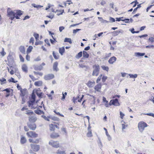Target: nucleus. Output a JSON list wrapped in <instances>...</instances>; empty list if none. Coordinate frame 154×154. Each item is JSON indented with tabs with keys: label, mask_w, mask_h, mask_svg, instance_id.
<instances>
[{
	"label": "nucleus",
	"mask_w": 154,
	"mask_h": 154,
	"mask_svg": "<svg viewBox=\"0 0 154 154\" xmlns=\"http://www.w3.org/2000/svg\"><path fill=\"white\" fill-rule=\"evenodd\" d=\"M20 91V96L22 97H24L27 91V89L26 88L22 89Z\"/></svg>",
	"instance_id": "nucleus-16"
},
{
	"label": "nucleus",
	"mask_w": 154,
	"mask_h": 154,
	"mask_svg": "<svg viewBox=\"0 0 154 154\" xmlns=\"http://www.w3.org/2000/svg\"><path fill=\"white\" fill-rule=\"evenodd\" d=\"M93 68H94V69L92 75L97 76L99 74L100 71V66L98 65H95L93 66Z\"/></svg>",
	"instance_id": "nucleus-3"
},
{
	"label": "nucleus",
	"mask_w": 154,
	"mask_h": 154,
	"mask_svg": "<svg viewBox=\"0 0 154 154\" xmlns=\"http://www.w3.org/2000/svg\"><path fill=\"white\" fill-rule=\"evenodd\" d=\"M128 75L129 76L130 78H132L135 79L136 78L137 76V74H128Z\"/></svg>",
	"instance_id": "nucleus-37"
},
{
	"label": "nucleus",
	"mask_w": 154,
	"mask_h": 154,
	"mask_svg": "<svg viewBox=\"0 0 154 154\" xmlns=\"http://www.w3.org/2000/svg\"><path fill=\"white\" fill-rule=\"evenodd\" d=\"M101 87L102 85L101 83H100L95 86L94 89L97 91H100V90L101 88Z\"/></svg>",
	"instance_id": "nucleus-14"
},
{
	"label": "nucleus",
	"mask_w": 154,
	"mask_h": 154,
	"mask_svg": "<svg viewBox=\"0 0 154 154\" xmlns=\"http://www.w3.org/2000/svg\"><path fill=\"white\" fill-rule=\"evenodd\" d=\"M12 90L13 91V89H11L10 88H7L6 89H4L3 90H2L1 91H5L7 92V93H10L11 92V91Z\"/></svg>",
	"instance_id": "nucleus-40"
},
{
	"label": "nucleus",
	"mask_w": 154,
	"mask_h": 154,
	"mask_svg": "<svg viewBox=\"0 0 154 154\" xmlns=\"http://www.w3.org/2000/svg\"><path fill=\"white\" fill-rule=\"evenodd\" d=\"M9 63H12L13 62V60L12 56L10 55H9L7 57Z\"/></svg>",
	"instance_id": "nucleus-21"
},
{
	"label": "nucleus",
	"mask_w": 154,
	"mask_h": 154,
	"mask_svg": "<svg viewBox=\"0 0 154 154\" xmlns=\"http://www.w3.org/2000/svg\"><path fill=\"white\" fill-rule=\"evenodd\" d=\"M43 43V42L42 41H36L35 43V45H41Z\"/></svg>",
	"instance_id": "nucleus-50"
},
{
	"label": "nucleus",
	"mask_w": 154,
	"mask_h": 154,
	"mask_svg": "<svg viewBox=\"0 0 154 154\" xmlns=\"http://www.w3.org/2000/svg\"><path fill=\"white\" fill-rule=\"evenodd\" d=\"M35 100H30L29 101H28L27 103L28 104V106L29 107L33 106L35 102Z\"/></svg>",
	"instance_id": "nucleus-19"
},
{
	"label": "nucleus",
	"mask_w": 154,
	"mask_h": 154,
	"mask_svg": "<svg viewBox=\"0 0 154 154\" xmlns=\"http://www.w3.org/2000/svg\"><path fill=\"white\" fill-rule=\"evenodd\" d=\"M26 139L25 137L22 136L20 139V142L22 144H23L26 143Z\"/></svg>",
	"instance_id": "nucleus-30"
},
{
	"label": "nucleus",
	"mask_w": 154,
	"mask_h": 154,
	"mask_svg": "<svg viewBox=\"0 0 154 154\" xmlns=\"http://www.w3.org/2000/svg\"><path fill=\"white\" fill-rule=\"evenodd\" d=\"M26 134L29 137H36L38 136V134L36 133L35 132L32 131L27 132L26 133Z\"/></svg>",
	"instance_id": "nucleus-7"
},
{
	"label": "nucleus",
	"mask_w": 154,
	"mask_h": 154,
	"mask_svg": "<svg viewBox=\"0 0 154 154\" xmlns=\"http://www.w3.org/2000/svg\"><path fill=\"white\" fill-rule=\"evenodd\" d=\"M107 79L106 76H103L102 78V80L103 82H104Z\"/></svg>",
	"instance_id": "nucleus-53"
},
{
	"label": "nucleus",
	"mask_w": 154,
	"mask_h": 154,
	"mask_svg": "<svg viewBox=\"0 0 154 154\" xmlns=\"http://www.w3.org/2000/svg\"><path fill=\"white\" fill-rule=\"evenodd\" d=\"M45 42L48 45V46H50V44L49 42V40L48 39H46L45 40Z\"/></svg>",
	"instance_id": "nucleus-63"
},
{
	"label": "nucleus",
	"mask_w": 154,
	"mask_h": 154,
	"mask_svg": "<svg viewBox=\"0 0 154 154\" xmlns=\"http://www.w3.org/2000/svg\"><path fill=\"white\" fill-rule=\"evenodd\" d=\"M50 130L51 131H54L55 129L54 125L53 124H51L49 125Z\"/></svg>",
	"instance_id": "nucleus-36"
},
{
	"label": "nucleus",
	"mask_w": 154,
	"mask_h": 154,
	"mask_svg": "<svg viewBox=\"0 0 154 154\" xmlns=\"http://www.w3.org/2000/svg\"><path fill=\"white\" fill-rule=\"evenodd\" d=\"M109 20L111 22H113L115 21V19L111 17H110L109 18Z\"/></svg>",
	"instance_id": "nucleus-60"
},
{
	"label": "nucleus",
	"mask_w": 154,
	"mask_h": 154,
	"mask_svg": "<svg viewBox=\"0 0 154 154\" xmlns=\"http://www.w3.org/2000/svg\"><path fill=\"white\" fill-rule=\"evenodd\" d=\"M41 117L42 118H43L45 120L48 121H49L50 120L48 119V118H50V117L49 116H47V117L45 116L44 115H42L41 116Z\"/></svg>",
	"instance_id": "nucleus-43"
},
{
	"label": "nucleus",
	"mask_w": 154,
	"mask_h": 154,
	"mask_svg": "<svg viewBox=\"0 0 154 154\" xmlns=\"http://www.w3.org/2000/svg\"><path fill=\"white\" fill-rule=\"evenodd\" d=\"M27 125L29 129L32 130H35L36 127V124L33 123L27 122Z\"/></svg>",
	"instance_id": "nucleus-6"
},
{
	"label": "nucleus",
	"mask_w": 154,
	"mask_h": 154,
	"mask_svg": "<svg viewBox=\"0 0 154 154\" xmlns=\"http://www.w3.org/2000/svg\"><path fill=\"white\" fill-rule=\"evenodd\" d=\"M81 30V29H74L73 30V33L75 34H76L78 32L80 31Z\"/></svg>",
	"instance_id": "nucleus-51"
},
{
	"label": "nucleus",
	"mask_w": 154,
	"mask_h": 154,
	"mask_svg": "<svg viewBox=\"0 0 154 154\" xmlns=\"http://www.w3.org/2000/svg\"><path fill=\"white\" fill-rule=\"evenodd\" d=\"M33 73H34L36 75H40L41 76H42L43 75V73L41 72L34 71Z\"/></svg>",
	"instance_id": "nucleus-45"
},
{
	"label": "nucleus",
	"mask_w": 154,
	"mask_h": 154,
	"mask_svg": "<svg viewBox=\"0 0 154 154\" xmlns=\"http://www.w3.org/2000/svg\"><path fill=\"white\" fill-rule=\"evenodd\" d=\"M82 55V52L81 51L78 53V54L76 55L75 57L77 59H79L81 57Z\"/></svg>",
	"instance_id": "nucleus-33"
},
{
	"label": "nucleus",
	"mask_w": 154,
	"mask_h": 154,
	"mask_svg": "<svg viewBox=\"0 0 154 154\" xmlns=\"http://www.w3.org/2000/svg\"><path fill=\"white\" fill-rule=\"evenodd\" d=\"M22 69L23 72L26 73L27 72V67L25 64H24L22 65Z\"/></svg>",
	"instance_id": "nucleus-22"
},
{
	"label": "nucleus",
	"mask_w": 154,
	"mask_h": 154,
	"mask_svg": "<svg viewBox=\"0 0 154 154\" xmlns=\"http://www.w3.org/2000/svg\"><path fill=\"white\" fill-rule=\"evenodd\" d=\"M33 36L35 37V39L36 41H37L39 37V35L37 33L35 32H34Z\"/></svg>",
	"instance_id": "nucleus-42"
},
{
	"label": "nucleus",
	"mask_w": 154,
	"mask_h": 154,
	"mask_svg": "<svg viewBox=\"0 0 154 154\" xmlns=\"http://www.w3.org/2000/svg\"><path fill=\"white\" fill-rule=\"evenodd\" d=\"M51 119L55 121H59V119L57 117H55V116H53V117H51Z\"/></svg>",
	"instance_id": "nucleus-46"
},
{
	"label": "nucleus",
	"mask_w": 154,
	"mask_h": 154,
	"mask_svg": "<svg viewBox=\"0 0 154 154\" xmlns=\"http://www.w3.org/2000/svg\"><path fill=\"white\" fill-rule=\"evenodd\" d=\"M19 49L21 52L23 54H25V50L24 46H21L20 47Z\"/></svg>",
	"instance_id": "nucleus-23"
},
{
	"label": "nucleus",
	"mask_w": 154,
	"mask_h": 154,
	"mask_svg": "<svg viewBox=\"0 0 154 154\" xmlns=\"http://www.w3.org/2000/svg\"><path fill=\"white\" fill-rule=\"evenodd\" d=\"M59 136V135L57 133H54L52 134L50 137L51 138L54 139L57 138Z\"/></svg>",
	"instance_id": "nucleus-20"
},
{
	"label": "nucleus",
	"mask_w": 154,
	"mask_h": 154,
	"mask_svg": "<svg viewBox=\"0 0 154 154\" xmlns=\"http://www.w3.org/2000/svg\"><path fill=\"white\" fill-rule=\"evenodd\" d=\"M143 114L144 115H146L149 116H151L152 117H154V113H144Z\"/></svg>",
	"instance_id": "nucleus-49"
},
{
	"label": "nucleus",
	"mask_w": 154,
	"mask_h": 154,
	"mask_svg": "<svg viewBox=\"0 0 154 154\" xmlns=\"http://www.w3.org/2000/svg\"><path fill=\"white\" fill-rule=\"evenodd\" d=\"M19 57L20 61L22 62H24V59L21 54L19 55Z\"/></svg>",
	"instance_id": "nucleus-56"
},
{
	"label": "nucleus",
	"mask_w": 154,
	"mask_h": 154,
	"mask_svg": "<svg viewBox=\"0 0 154 154\" xmlns=\"http://www.w3.org/2000/svg\"><path fill=\"white\" fill-rule=\"evenodd\" d=\"M37 118L34 116H32L29 117V120L30 122H35L37 120Z\"/></svg>",
	"instance_id": "nucleus-15"
},
{
	"label": "nucleus",
	"mask_w": 154,
	"mask_h": 154,
	"mask_svg": "<svg viewBox=\"0 0 154 154\" xmlns=\"http://www.w3.org/2000/svg\"><path fill=\"white\" fill-rule=\"evenodd\" d=\"M87 136L88 137H91L92 136V134L91 130L88 131V132L87 133Z\"/></svg>",
	"instance_id": "nucleus-47"
},
{
	"label": "nucleus",
	"mask_w": 154,
	"mask_h": 154,
	"mask_svg": "<svg viewBox=\"0 0 154 154\" xmlns=\"http://www.w3.org/2000/svg\"><path fill=\"white\" fill-rule=\"evenodd\" d=\"M102 69L108 72L109 70V68L107 66H101Z\"/></svg>",
	"instance_id": "nucleus-41"
},
{
	"label": "nucleus",
	"mask_w": 154,
	"mask_h": 154,
	"mask_svg": "<svg viewBox=\"0 0 154 154\" xmlns=\"http://www.w3.org/2000/svg\"><path fill=\"white\" fill-rule=\"evenodd\" d=\"M141 4H140L137 5V7L134 9L132 13V14H134L136 13L137 9L141 7Z\"/></svg>",
	"instance_id": "nucleus-24"
},
{
	"label": "nucleus",
	"mask_w": 154,
	"mask_h": 154,
	"mask_svg": "<svg viewBox=\"0 0 154 154\" xmlns=\"http://www.w3.org/2000/svg\"><path fill=\"white\" fill-rule=\"evenodd\" d=\"M49 144L50 145L55 148H57L59 146V143H57L56 142L53 141V140L50 141Z\"/></svg>",
	"instance_id": "nucleus-10"
},
{
	"label": "nucleus",
	"mask_w": 154,
	"mask_h": 154,
	"mask_svg": "<svg viewBox=\"0 0 154 154\" xmlns=\"http://www.w3.org/2000/svg\"><path fill=\"white\" fill-rule=\"evenodd\" d=\"M32 6L34 8H42L43 7V6H42L40 5H36L35 4H32Z\"/></svg>",
	"instance_id": "nucleus-38"
},
{
	"label": "nucleus",
	"mask_w": 154,
	"mask_h": 154,
	"mask_svg": "<svg viewBox=\"0 0 154 154\" xmlns=\"http://www.w3.org/2000/svg\"><path fill=\"white\" fill-rule=\"evenodd\" d=\"M109 105L110 106L113 105L116 106H119L120 104L119 102L118 99L116 98L111 100L109 103Z\"/></svg>",
	"instance_id": "nucleus-5"
},
{
	"label": "nucleus",
	"mask_w": 154,
	"mask_h": 154,
	"mask_svg": "<svg viewBox=\"0 0 154 154\" xmlns=\"http://www.w3.org/2000/svg\"><path fill=\"white\" fill-rule=\"evenodd\" d=\"M14 79L13 78L11 77L10 79L8 80V81L9 82H12L13 83L14 81Z\"/></svg>",
	"instance_id": "nucleus-64"
},
{
	"label": "nucleus",
	"mask_w": 154,
	"mask_h": 154,
	"mask_svg": "<svg viewBox=\"0 0 154 154\" xmlns=\"http://www.w3.org/2000/svg\"><path fill=\"white\" fill-rule=\"evenodd\" d=\"M95 84L94 81L91 82L89 80L88 82L86 83V85L89 88H91L93 87Z\"/></svg>",
	"instance_id": "nucleus-13"
},
{
	"label": "nucleus",
	"mask_w": 154,
	"mask_h": 154,
	"mask_svg": "<svg viewBox=\"0 0 154 154\" xmlns=\"http://www.w3.org/2000/svg\"><path fill=\"white\" fill-rule=\"evenodd\" d=\"M34 38L33 37H32L30 38V40L29 41V42L30 43H32V44H34Z\"/></svg>",
	"instance_id": "nucleus-54"
},
{
	"label": "nucleus",
	"mask_w": 154,
	"mask_h": 154,
	"mask_svg": "<svg viewBox=\"0 0 154 154\" xmlns=\"http://www.w3.org/2000/svg\"><path fill=\"white\" fill-rule=\"evenodd\" d=\"M53 55L54 58L56 60L58 59L59 58V56L57 53L55 54L54 51L53 52Z\"/></svg>",
	"instance_id": "nucleus-31"
},
{
	"label": "nucleus",
	"mask_w": 154,
	"mask_h": 154,
	"mask_svg": "<svg viewBox=\"0 0 154 154\" xmlns=\"http://www.w3.org/2000/svg\"><path fill=\"white\" fill-rule=\"evenodd\" d=\"M111 54V53H109L108 54H106V55H105V57L104 58V59L105 60L106 59L108 58V57H110Z\"/></svg>",
	"instance_id": "nucleus-52"
},
{
	"label": "nucleus",
	"mask_w": 154,
	"mask_h": 154,
	"mask_svg": "<svg viewBox=\"0 0 154 154\" xmlns=\"http://www.w3.org/2000/svg\"><path fill=\"white\" fill-rule=\"evenodd\" d=\"M54 112L58 115H59L62 117H64V116L63 115L60 114L59 112H57L55 110L54 111Z\"/></svg>",
	"instance_id": "nucleus-55"
},
{
	"label": "nucleus",
	"mask_w": 154,
	"mask_h": 154,
	"mask_svg": "<svg viewBox=\"0 0 154 154\" xmlns=\"http://www.w3.org/2000/svg\"><path fill=\"white\" fill-rule=\"evenodd\" d=\"M67 94V93L66 92H65L64 94L63 92V96L61 98L62 100H63L65 99V97Z\"/></svg>",
	"instance_id": "nucleus-48"
},
{
	"label": "nucleus",
	"mask_w": 154,
	"mask_h": 154,
	"mask_svg": "<svg viewBox=\"0 0 154 154\" xmlns=\"http://www.w3.org/2000/svg\"><path fill=\"white\" fill-rule=\"evenodd\" d=\"M30 146L34 152H37L40 149V146L39 145L31 144Z\"/></svg>",
	"instance_id": "nucleus-8"
},
{
	"label": "nucleus",
	"mask_w": 154,
	"mask_h": 154,
	"mask_svg": "<svg viewBox=\"0 0 154 154\" xmlns=\"http://www.w3.org/2000/svg\"><path fill=\"white\" fill-rule=\"evenodd\" d=\"M120 115L121 118L123 119L124 116H125V114L123 113L121 111H120Z\"/></svg>",
	"instance_id": "nucleus-59"
},
{
	"label": "nucleus",
	"mask_w": 154,
	"mask_h": 154,
	"mask_svg": "<svg viewBox=\"0 0 154 154\" xmlns=\"http://www.w3.org/2000/svg\"><path fill=\"white\" fill-rule=\"evenodd\" d=\"M83 57L85 58H88L89 57V54L85 51H83L82 52Z\"/></svg>",
	"instance_id": "nucleus-28"
},
{
	"label": "nucleus",
	"mask_w": 154,
	"mask_h": 154,
	"mask_svg": "<svg viewBox=\"0 0 154 154\" xmlns=\"http://www.w3.org/2000/svg\"><path fill=\"white\" fill-rule=\"evenodd\" d=\"M34 112L38 115H40L41 114H45L44 112L43 111L38 109H38L34 110Z\"/></svg>",
	"instance_id": "nucleus-18"
},
{
	"label": "nucleus",
	"mask_w": 154,
	"mask_h": 154,
	"mask_svg": "<svg viewBox=\"0 0 154 154\" xmlns=\"http://www.w3.org/2000/svg\"><path fill=\"white\" fill-rule=\"evenodd\" d=\"M58 63L57 62H55L53 64V69L54 71H55L56 72L59 70V69L57 68V66Z\"/></svg>",
	"instance_id": "nucleus-17"
},
{
	"label": "nucleus",
	"mask_w": 154,
	"mask_h": 154,
	"mask_svg": "<svg viewBox=\"0 0 154 154\" xmlns=\"http://www.w3.org/2000/svg\"><path fill=\"white\" fill-rule=\"evenodd\" d=\"M23 11L20 10H16L14 11L11 10L10 8H8L7 11V16L12 21L15 18L17 19H20V17L23 15Z\"/></svg>",
	"instance_id": "nucleus-1"
},
{
	"label": "nucleus",
	"mask_w": 154,
	"mask_h": 154,
	"mask_svg": "<svg viewBox=\"0 0 154 154\" xmlns=\"http://www.w3.org/2000/svg\"><path fill=\"white\" fill-rule=\"evenodd\" d=\"M117 60V58L115 56H113L110 58L108 60V62L110 64H113Z\"/></svg>",
	"instance_id": "nucleus-11"
},
{
	"label": "nucleus",
	"mask_w": 154,
	"mask_h": 154,
	"mask_svg": "<svg viewBox=\"0 0 154 154\" xmlns=\"http://www.w3.org/2000/svg\"><path fill=\"white\" fill-rule=\"evenodd\" d=\"M145 54V53H144L136 52L135 53V56L137 57L143 56Z\"/></svg>",
	"instance_id": "nucleus-29"
},
{
	"label": "nucleus",
	"mask_w": 154,
	"mask_h": 154,
	"mask_svg": "<svg viewBox=\"0 0 154 154\" xmlns=\"http://www.w3.org/2000/svg\"><path fill=\"white\" fill-rule=\"evenodd\" d=\"M147 125L146 123L143 122H139L138 125V127L140 131L142 132L144 129L145 127H147Z\"/></svg>",
	"instance_id": "nucleus-2"
},
{
	"label": "nucleus",
	"mask_w": 154,
	"mask_h": 154,
	"mask_svg": "<svg viewBox=\"0 0 154 154\" xmlns=\"http://www.w3.org/2000/svg\"><path fill=\"white\" fill-rule=\"evenodd\" d=\"M65 29V27L63 26H61L59 27V30L60 32H61L62 31V30L64 29Z\"/></svg>",
	"instance_id": "nucleus-62"
},
{
	"label": "nucleus",
	"mask_w": 154,
	"mask_h": 154,
	"mask_svg": "<svg viewBox=\"0 0 154 154\" xmlns=\"http://www.w3.org/2000/svg\"><path fill=\"white\" fill-rule=\"evenodd\" d=\"M123 32V30H120L118 31H115L112 32V35L114 36H116L118 35L120 33H122Z\"/></svg>",
	"instance_id": "nucleus-12"
},
{
	"label": "nucleus",
	"mask_w": 154,
	"mask_h": 154,
	"mask_svg": "<svg viewBox=\"0 0 154 154\" xmlns=\"http://www.w3.org/2000/svg\"><path fill=\"white\" fill-rule=\"evenodd\" d=\"M39 91V90L38 89H36L35 90V93L37 95V96L39 97V98H42V95L43 94V93L42 92H41L40 93H38V92Z\"/></svg>",
	"instance_id": "nucleus-26"
},
{
	"label": "nucleus",
	"mask_w": 154,
	"mask_h": 154,
	"mask_svg": "<svg viewBox=\"0 0 154 154\" xmlns=\"http://www.w3.org/2000/svg\"><path fill=\"white\" fill-rule=\"evenodd\" d=\"M59 52L61 55H63V53L64 52L65 49L64 47L60 48H59Z\"/></svg>",
	"instance_id": "nucleus-27"
},
{
	"label": "nucleus",
	"mask_w": 154,
	"mask_h": 154,
	"mask_svg": "<svg viewBox=\"0 0 154 154\" xmlns=\"http://www.w3.org/2000/svg\"><path fill=\"white\" fill-rule=\"evenodd\" d=\"M129 20V19L128 18H125L124 19H123V20H122V21H125V22L126 23H129L130 22Z\"/></svg>",
	"instance_id": "nucleus-57"
},
{
	"label": "nucleus",
	"mask_w": 154,
	"mask_h": 154,
	"mask_svg": "<svg viewBox=\"0 0 154 154\" xmlns=\"http://www.w3.org/2000/svg\"><path fill=\"white\" fill-rule=\"evenodd\" d=\"M34 85L36 86H41L42 85V82L41 81H37L34 83Z\"/></svg>",
	"instance_id": "nucleus-25"
},
{
	"label": "nucleus",
	"mask_w": 154,
	"mask_h": 154,
	"mask_svg": "<svg viewBox=\"0 0 154 154\" xmlns=\"http://www.w3.org/2000/svg\"><path fill=\"white\" fill-rule=\"evenodd\" d=\"M34 90L31 94V99L35 100L36 95L34 94Z\"/></svg>",
	"instance_id": "nucleus-39"
},
{
	"label": "nucleus",
	"mask_w": 154,
	"mask_h": 154,
	"mask_svg": "<svg viewBox=\"0 0 154 154\" xmlns=\"http://www.w3.org/2000/svg\"><path fill=\"white\" fill-rule=\"evenodd\" d=\"M6 81V79L2 77L1 79H0V82L2 85L5 83Z\"/></svg>",
	"instance_id": "nucleus-35"
},
{
	"label": "nucleus",
	"mask_w": 154,
	"mask_h": 154,
	"mask_svg": "<svg viewBox=\"0 0 154 154\" xmlns=\"http://www.w3.org/2000/svg\"><path fill=\"white\" fill-rule=\"evenodd\" d=\"M79 98V95L77 96L76 97H74L72 99L73 102L75 103V100H77Z\"/></svg>",
	"instance_id": "nucleus-44"
},
{
	"label": "nucleus",
	"mask_w": 154,
	"mask_h": 154,
	"mask_svg": "<svg viewBox=\"0 0 154 154\" xmlns=\"http://www.w3.org/2000/svg\"><path fill=\"white\" fill-rule=\"evenodd\" d=\"M64 42H69L70 44H71L72 43L71 39L70 38H65Z\"/></svg>",
	"instance_id": "nucleus-34"
},
{
	"label": "nucleus",
	"mask_w": 154,
	"mask_h": 154,
	"mask_svg": "<svg viewBox=\"0 0 154 154\" xmlns=\"http://www.w3.org/2000/svg\"><path fill=\"white\" fill-rule=\"evenodd\" d=\"M33 47L32 46H29L26 51L27 54H28L29 53H30Z\"/></svg>",
	"instance_id": "nucleus-32"
},
{
	"label": "nucleus",
	"mask_w": 154,
	"mask_h": 154,
	"mask_svg": "<svg viewBox=\"0 0 154 154\" xmlns=\"http://www.w3.org/2000/svg\"><path fill=\"white\" fill-rule=\"evenodd\" d=\"M2 49V51L1 52V55L2 56H4L5 55L6 53L4 51V48H3Z\"/></svg>",
	"instance_id": "nucleus-61"
},
{
	"label": "nucleus",
	"mask_w": 154,
	"mask_h": 154,
	"mask_svg": "<svg viewBox=\"0 0 154 154\" xmlns=\"http://www.w3.org/2000/svg\"><path fill=\"white\" fill-rule=\"evenodd\" d=\"M148 40L152 43L153 42H154V38L151 37L149 38Z\"/></svg>",
	"instance_id": "nucleus-58"
},
{
	"label": "nucleus",
	"mask_w": 154,
	"mask_h": 154,
	"mask_svg": "<svg viewBox=\"0 0 154 154\" xmlns=\"http://www.w3.org/2000/svg\"><path fill=\"white\" fill-rule=\"evenodd\" d=\"M54 75L53 74L51 73L45 75L44 78L45 80H48L53 79L54 78Z\"/></svg>",
	"instance_id": "nucleus-9"
},
{
	"label": "nucleus",
	"mask_w": 154,
	"mask_h": 154,
	"mask_svg": "<svg viewBox=\"0 0 154 154\" xmlns=\"http://www.w3.org/2000/svg\"><path fill=\"white\" fill-rule=\"evenodd\" d=\"M45 65V64L43 62L40 65H34L33 66V67L34 69L35 70L41 71L43 68V66H44Z\"/></svg>",
	"instance_id": "nucleus-4"
}]
</instances>
